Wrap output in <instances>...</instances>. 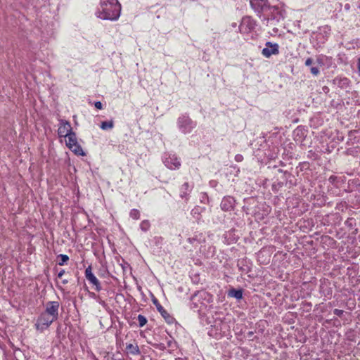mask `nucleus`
<instances>
[{"label": "nucleus", "mask_w": 360, "mask_h": 360, "mask_svg": "<svg viewBox=\"0 0 360 360\" xmlns=\"http://www.w3.org/2000/svg\"><path fill=\"white\" fill-rule=\"evenodd\" d=\"M313 60L311 58H309L305 61V65L309 66L312 64Z\"/></svg>", "instance_id": "obj_25"}, {"label": "nucleus", "mask_w": 360, "mask_h": 360, "mask_svg": "<svg viewBox=\"0 0 360 360\" xmlns=\"http://www.w3.org/2000/svg\"><path fill=\"white\" fill-rule=\"evenodd\" d=\"M154 303L156 304L157 309L159 312H160L162 316L167 320V322H170L169 319H172V318L167 311L160 304H157V300L154 301Z\"/></svg>", "instance_id": "obj_12"}, {"label": "nucleus", "mask_w": 360, "mask_h": 360, "mask_svg": "<svg viewBox=\"0 0 360 360\" xmlns=\"http://www.w3.org/2000/svg\"><path fill=\"white\" fill-rule=\"evenodd\" d=\"M137 319L140 327L144 326L147 323L146 318L141 314L138 315Z\"/></svg>", "instance_id": "obj_18"}, {"label": "nucleus", "mask_w": 360, "mask_h": 360, "mask_svg": "<svg viewBox=\"0 0 360 360\" xmlns=\"http://www.w3.org/2000/svg\"><path fill=\"white\" fill-rule=\"evenodd\" d=\"M343 312L344 311L342 310L338 309H335L333 311L334 314L338 316H341L343 314Z\"/></svg>", "instance_id": "obj_22"}, {"label": "nucleus", "mask_w": 360, "mask_h": 360, "mask_svg": "<svg viewBox=\"0 0 360 360\" xmlns=\"http://www.w3.org/2000/svg\"><path fill=\"white\" fill-rule=\"evenodd\" d=\"M266 48L262 49V54L266 58H269L272 55H277L279 53L278 45L270 41L266 43Z\"/></svg>", "instance_id": "obj_8"}, {"label": "nucleus", "mask_w": 360, "mask_h": 360, "mask_svg": "<svg viewBox=\"0 0 360 360\" xmlns=\"http://www.w3.org/2000/svg\"><path fill=\"white\" fill-rule=\"evenodd\" d=\"M59 307L60 304L58 302L49 301L45 304V311L44 312L57 320L58 318Z\"/></svg>", "instance_id": "obj_4"}, {"label": "nucleus", "mask_w": 360, "mask_h": 360, "mask_svg": "<svg viewBox=\"0 0 360 360\" xmlns=\"http://www.w3.org/2000/svg\"><path fill=\"white\" fill-rule=\"evenodd\" d=\"M221 208L225 210H229L230 207H232L231 202L229 201V199H223L221 204Z\"/></svg>", "instance_id": "obj_17"}, {"label": "nucleus", "mask_w": 360, "mask_h": 360, "mask_svg": "<svg viewBox=\"0 0 360 360\" xmlns=\"http://www.w3.org/2000/svg\"><path fill=\"white\" fill-rule=\"evenodd\" d=\"M126 349L131 354L136 355L140 354V350L137 345H133L131 343L127 344Z\"/></svg>", "instance_id": "obj_13"}, {"label": "nucleus", "mask_w": 360, "mask_h": 360, "mask_svg": "<svg viewBox=\"0 0 360 360\" xmlns=\"http://www.w3.org/2000/svg\"><path fill=\"white\" fill-rule=\"evenodd\" d=\"M68 140L66 141V146L76 155H84V153L82 147L79 145L76 134L72 132V134H69V136H67Z\"/></svg>", "instance_id": "obj_3"}, {"label": "nucleus", "mask_w": 360, "mask_h": 360, "mask_svg": "<svg viewBox=\"0 0 360 360\" xmlns=\"http://www.w3.org/2000/svg\"><path fill=\"white\" fill-rule=\"evenodd\" d=\"M358 70L360 75V61L358 62Z\"/></svg>", "instance_id": "obj_28"}, {"label": "nucleus", "mask_w": 360, "mask_h": 360, "mask_svg": "<svg viewBox=\"0 0 360 360\" xmlns=\"http://www.w3.org/2000/svg\"><path fill=\"white\" fill-rule=\"evenodd\" d=\"M150 223L147 220L143 221L140 224V227H141V230L143 231H148L150 228Z\"/></svg>", "instance_id": "obj_19"}, {"label": "nucleus", "mask_w": 360, "mask_h": 360, "mask_svg": "<svg viewBox=\"0 0 360 360\" xmlns=\"http://www.w3.org/2000/svg\"><path fill=\"white\" fill-rule=\"evenodd\" d=\"M72 128L68 121L63 120H60L59 127L58 129V134L60 137H66L69 134H72Z\"/></svg>", "instance_id": "obj_6"}, {"label": "nucleus", "mask_w": 360, "mask_h": 360, "mask_svg": "<svg viewBox=\"0 0 360 360\" xmlns=\"http://www.w3.org/2000/svg\"><path fill=\"white\" fill-rule=\"evenodd\" d=\"M56 320V319H53L50 315L43 312L37 319L35 328L37 330L42 332L47 329L50 325Z\"/></svg>", "instance_id": "obj_2"}, {"label": "nucleus", "mask_w": 360, "mask_h": 360, "mask_svg": "<svg viewBox=\"0 0 360 360\" xmlns=\"http://www.w3.org/2000/svg\"><path fill=\"white\" fill-rule=\"evenodd\" d=\"M190 191H191V189H190V186H189L188 183H184L181 188L180 196L183 198L186 197L188 194V192H190Z\"/></svg>", "instance_id": "obj_15"}, {"label": "nucleus", "mask_w": 360, "mask_h": 360, "mask_svg": "<svg viewBox=\"0 0 360 360\" xmlns=\"http://www.w3.org/2000/svg\"><path fill=\"white\" fill-rule=\"evenodd\" d=\"M130 217L134 219H138L140 217V213L138 210L133 209L130 212Z\"/></svg>", "instance_id": "obj_20"}, {"label": "nucleus", "mask_w": 360, "mask_h": 360, "mask_svg": "<svg viewBox=\"0 0 360 360\" xmlns=\"http://www.w3.org/2000/svg\"><path fill=\"white\" fill-rule=\"evenodd\" d=\"M359 61H360V58L359 59Z\"/></svg>", "instance_id": "obj_30"}, {"label": "nucleus", "mask_w": 360, "mask_h": 360, "mask_svg": "<svg viewBox=\"0 0 360 360\" xmlns=\"http://www.w3.org/2000/svg\"><path fill=\"white\" fill-rule=\"evenodd\" d=\"M120 11L121 6L117 0H101V8L96 15L103 20H116L120 16Z\"/></svg>", "instance_id": "obj_1"}, {"label": "nucleus", "mask_w": 360, "mask_h": 360, "mask_svg": "<svg viewBox=\"0 0 360 360\" xmlns=\"http://www.w3.org/2000/svg\"><path fill=\"white\" fill-rule=\"evenodd\" d=\"M256 23L249 16L243 18L241 23L240 25V31L244 32H250L255 27Z\"/></svg>", "instance_id": "obj_7"}, {"label": "nucleus", "mask_w": 360, "mask_h": 360, "mask_svg": "<svg viewBox=\"0 0 360 360\" xmlns=\"http://www.w3.org/2000/svg\"><path fill=\"white\" fill-rule=\"evenodd\" d=\"M85 276L86 278L95 286V290L96 291H100L101 290V286L100 282L97 279V278L92 273V269L91 266H89L85 270Z\"/></svg>", "instance_id": "obj_9"}, {"label": "nucleus", "mask_w": 360, "mask_h": 360, "mask_svg": "<svg viewBox=\"0 0 360 360\" xmlns=\"http://www.w3.org/2000/svg\"><path fill=\"white\" fill-rule=\"evenodd\" d=\"M228 295L232 297H235L237 300H240L243 297L242 290L231 289L229 290Z\"/></svg>", "instance_id": "obj_14"}, {"label": "nucleus", "mask_w": 360, "mask_h": 360, "mask_svg": "<svg viewBox=\"0 0 360 360\" xmlns=\"http://www.w3.org/2000/svg\"><path fill=\"white\" fill-rule=\"evenodd\" d=\"M165 164L170 169H179L181 166L179 160L174 155H169L167 158H166Z\"/></svg>", "instance_id": "obj_10"}, {"label": "nucleus", "mask_w": 360, "mask_h": 360, "mask_svg": "<svg viewBox=\"0 0 360 360\" xmlns=\"http://www.w3.org/2000/svg\"><path fill=\"white\" fill-rule=\"evenodd\" d=\"M114 127V122L112 120L110 121H104L101 122V128L103 130H107L112 129Z\"/></svg>", "instance_id": "obj_16"}, {"label": "nucleus", "mask_w": 360, "mask_h": 360, "mask_svg": "<svg viewBox=\"0 0 360 360\" xmlns=\"http://www.w3.org/2000/svg\"><path fill=\"white\" fill-rule=\"evenodd\" d=\"M68 283V280H63V284H67Z\"/></svg>", "instance_id": "obj_29"}, {"label": "nucleus", "mask_w": 360, "mask_h": 360, "mask_svg": "<svg viewBox=\"0 0 360 360\" xmlns=\"http://www.w3.org/2000/svg\"><path fill=\"white\" fill-rule=\"evenodd\" d=\"M241 159H242V156H241V155H236V160L237 161H240V160H241Z\"/></svg>", "instance_id": "obj_27"}, {"label": "nucleus", "mask_w": 360, "mask_h": 360, "mask_svg": "<svg viewBox=\"0 0 360 360\" xmlns=\"http://www.w3.org/2000/svg\"><path fill=\"white\" fill-rule=\"evenodd\" d=\"M178 124L179 128L182 130L184 133L190 132L195 126L193 121L188 117L186 116H182L179 117L178 120Z\"/></svg>", "instance_id": "obj_5"}, {"label": "nucleus", "mask_w": 360, "mask_h": 360, "mask_svg": "<svg viewBox=\"0 0 360 360\" xmlns=\"http://www.w3.org/2000/svg\"><path fill=\"white\" fill-rule=\"evenodd\" d=\"M61 259V261L58 262V264L62 266L64 264L65 262H66L67 261H68L69 259V257L68 255H60L59 256Z\"/></svg>", "instance_id": "obj_21"}, {"label": "nucleus", "mask_w": 360, "mask_h": 360, "mask_svg": "<svg viewBox=\"0 0 360 360\" xmlns=\"http://www.w3.org/2000/svg\"><path fill=\"white\" fill-rule=\"evenodd\" d=\"M65 274V270H61L58 274V278H61L63 276V275Z\"/></svg>", "instance_id": "obj_26"}, {"label": "nucleus", "mask_w": 360, "mask_h": 360, "mask_svg": "<svg viewBox=\"0 0 360 360\" xmlns=\"http://www.w3.org/2000/svg\"><path fill=\"white\" fill-rule=\"evenodd\" d=\"M94 105L97 109L101 110L103 108V104L100 101L95 102Z\"/></svg>", "instance_id": "obj_24"}, {"label": "nucleus", "mask_w": 360, "mask_h": 360, "mask_svg": "<svg viewBox=\"0 0 360 360\" xmlns=\"http://www.w3.org/2000/svg\"><path fill=\"white\" fill-rule=\"evenodd\" d=\"M311 72L314 75H317L319 73V70L318 68L316 67H312L311 68Z\"/></svg>", "instance_id": "obj_23"}, {"label": "nucleus", "mask_w": 360, "mask_h": 360, "mask_svg": "<svg viewBox=\"0 0 360 360\" xmlns=\"http://www.w3.org/2000/svg\"><path fill=\"white\" fill-rule=\"evenodd\" d=\"M268 0H250V5L253 9L261 11L267 6Z\"/></svg>", "instance_id": "obj_11"}]
</instances>
